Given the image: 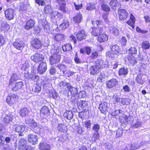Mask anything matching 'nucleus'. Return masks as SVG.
<instances>
[{
  "instance_id": "f257e3e1",
  "label": "nucleus",
  "mask_w": 150,
  "mask_h": 150,
  "mask_svg": "<svg viewBox=\"0 0 150 150\" xmlns=\"http://www.w3.org/2000/svg\"><path fill=\"white\" fill-rule=\"evenodd\" d=\"M117 14L120 20L124 21L129 17L127 11L124 9H120L117 11Z\"/></svg>"
},
{
  "instance_id": "f03ea898",
  "label": "nucleus",
  "mask_w": 150,
  "mask_h": 150,
  "mask_svg": "<svg viewBox=\"0 0 150 150\" xmlns=\"http://www.w3.org/2000/svg\"><path fill=\"white\" fill-rule=\"evenodd\" d=\"M5 16L9 20L13 19L15 17L14 10L11 8H9L4 11Z\"/></svg>"
},
{
  "instance_id": "7ed1b4c3",
  "label": "nucleus",
  "mask_w": 150,
  "mask_h": 150,
  "mask_svg": "<svg viewBox=\"0 0 150 150\" xmlns=\"http://www.w3.org/2000/svg\"><path fill=\"white\" fill-rule=\"evenodd\" d=\"M17 98L18 97L16 94L8 95L6 98V101L10 105H12L16 103Z\"/></svg>"
},
{
  "instance_id": "20e7f679",
  "label": "nucleus",
  "mask_w": 150,
  "mask_h": 150,
  "mask_svg": "<svg viewBox=\"0 0 150 150\" xmlns=\"http://www.w3.org/2000/svg\"><path fill=\"white\" fill-rule=\"evenodd\" d=\"M108 103L104 102L99 105V108L102 113L106 115L108 111Z\"/></svg>"
},
{
  "instance_id": "39448f33",
  "label": "nucleus",
  "mask_w": 150,
  "mask_h": 150,
  "mask_svg": "<svg viewBox=\"0 0 150 150\" xmlns=\"http://www.w3.org/2000/svg\"><path fill=\"white\" fill-rule=\"evenodd\" d=\"M60 58V56L59 55L57 54H53L49 59L50 63L51 65L56 64L59 62Z\"/></svg>"
},
{
  "instance_id": "423d86ee",
  "label": "nucleus",
  "mask_w": 150,
  "mask_h": 150,
  "mask_svg": "<svg viewBox=\"0 0 150 150\" xmlns=\"http://www.w3.org/2000/svg\"><path fill=\"white\" fill-rule=\"evenodd\" d=\"M28 141L31 144L34 145L38 143V137L36 135L30 134L28 136Z\"/></svg>"
},
{
  "instance_id": "0eeeda50",
  "label": "nucleus",
  "mask_w": 150,
  "mask_h": 150,
  "mask_svg": "<svg viewBox=\"0 0 150 150\" xmlns=\"http://www.w3.org/2000/svg\"><path fill=\"white\" fill-rule=\"evenodd\" d=\"M47 65L45 62H41L38 67V71L40 74H42L47 69Z\"/></svg>"
},
{
  "instance_id": "6e6552de",
  "label": "nucleus",
  "mask_w": 150,
  "mask_h": 150,
  "mask_svg": "<svg viewBox=\"0 0 150 150\" xmlns=\"http://www.w3.org/2000/svg\"><path fill=\"white\" fill-rule=\"evenodd\" d=\"M28 142L27 140L23 138H21L19 141L18 144V149L19 150H23L27 147Z\"/></svg>"
},
{
  "instance_id": "1a4fd4ad",
  "label": "nucleus",
  "mask_w": 150,
  "mask_h": 150,
  "mask_svg": "<svg viewBox=\"0 0 150 150\" xmlns=\"http://www.w3.org/2000/svg\"><path fill=\"white\" fill-rule=\"evenodd\" d=\"M117 83V79L115 78H112L106 82V86L107 87L111 88L115 86Z\"/></svg>"
},
{
  "instance_id": "9d476101",
  "label": "nucleus",
  "mask_w": 150,
  "mask_h": 150,
  "mask_svg": "<svg viewBox=\"0 0 150 150\" xmlns=\"http://www.w3.org/2000/svg\"><path fill=\"white\" fill-rule=\"evenodd\" d=\"M31 59L35 62H38L43 60L44 57L42 54L36 53L31 56Z\"/></svg>"
},
{
  "instance_id": "9b49d317",
  "label": "nucleus",
  "mask_w": 150,
  "mask_h": 150,
  "mask_svg": "<svg viewBox=\"0 0 150 150\" xmlns=\"http://www.w3.org/2000/svg\"><path fill=\"white\" fill-rule=\"evenodd\" d=\"M31 44L33 47L37 49L40 48L42 46L40 41L37 38L33 39L31 42Z\"/></svg>"
},
{
  "instance_id": "f8f14e48",
  "label": "nucleus",
  "mask_w": 150,
  "mask_h": 150,
  "mask_svg": "<svg viewBox=\"0 0 150 150\" xmlns=\"http://www.w3.org/2000/svg\"><path fill=\"white\" fill-rule=\"evenodd\" d=\"M25 128V126L22 125H16L15 129L16 131L19 133V136H23V134L22 133L24 131Z\"/></svg>"
},
{
  "instance_id": "ddd939ff",
  "label": "nucleus",
  "mask_w": 150,
  "mask_h": 150,
  "mask_svg": "<svg viewBox=\"0 0 150 150\" xmlns=\"http://www.w3.org/2000/svg\"><path fill=\"white\" fill-rule=\"evenodd\" d=\"M96 65L100 69L107 67H108V65L106 64L105 62H104L103 60L101 59H98L96 62Z\"/></svg>"
},
{
  "instance_id": "4468645a",
  "label": "nucleus",
  "mask_w": 150,
  "mask_h": 150,
  "mask_svg": "<svg viewBox=\"0 0 150 150\" xmlns=\"http://www.w3.org/2000/svg\"><path fill=\"white\" fill-rule=\"evenodd\" d=\"M86 34L84 30H82L80 31L76 34V37L78 39L81 41L85 38Z\"/></svg>"
},
{
  "instance_id": "2eb2a0df",
  "label": "nucleus",
  "mask_w": 150,
  "mask_h": 150,
  "mask_svg": "<svg viewBox=\"0 0 150 150\" xmlns=\"http://www.w3.org/2000/svg\"><path fill=\"white\" fill-rule=\"evenodd\" d=\"M82 18V14L80 12H79L77 13L76 16L73 17V20L75 23H79L81 22Z\"/></svg>"
},
{
  "instance_id": "dca6fc26",
  "label": "nucleus",
  "mask_w": 150,
  "mask_h": 150,
  "mask_svg": "<svg viewBox=\"0 0 150 150\" xmlns=\"http://www.w3.org/2000/svg\"><path fill=\"white\" fill-rule=\"evenodd\" d=\"M99 67L95 65L91 67L89 69V71L91 74L95 75L99 73Z\"/></svg>"
},
{
  "instance_id": "f3484780",
  "label": "nucleus",
  "mask_w": 150,
  "mask_h": 150,
  "mask_svg": "<svg viewBox=\"0 0 150 150\" xmlns=\"http://www.w3.org/2000/svg\"><path fill=\"white\" fill-rule=\"evenodd\" d=\"M13 46L16 49L21 50L24 46V44L23 42H13L12 44Z\"/></svg>"
},
{
  "instance_id": "a211bd4d",
  "label": "nucleus",
  "mask_w": 150,
  "mask_h": 150,
  "mask_svg": "<svg viewBox=\"0 0 150 150\" xmlns=\"http://www.w3.org/2000/svg\"><path fill=\"white\" fill-rule=\"evenodd\" d=\"M128 73V71L127 68L124 67L120 69L118 71L119 76H125Z\"/></svg>"
},
{
  "instance_id": "6ab92c4d",
  "label": "nucleus",
  "mask_w": 150,
  "mask_h": 150,
  "mask_svg": "<svg viewBox=\"0 0 150 150\" xmlns=\"http://www.w3.org/2000/svg\"><path fill=\"white\" fill-rule=\"evenodd\" d=\"M30 113L29 110L26 108H22L20 111V115L22 117H24L28 115Z\"/></svg>"
},
{
  "instance_id": "aec40b11",
  "label": "nucleus",
  "mask_w": 150,
  "mask_h": 150,
  "mask_svg": "<svg viewBox=\"0 0 150 150\" xmlns=\"http://www.w3.org/2000/svg\"><path fill=\"white\" fill-rule=\"evenodd\" d=\"M108 37L105 34H100L98 37V41L100 43L103 42L107 40Z\"/></svg>"
},
{
  "instance_id": "412c9836",
  "label": "nucleus",
  "mask_w": 150,
  "mask_h": 150,
  "mask_svg": "<svg viewBox=\"0 0 150 150\" xmlns=\"http://www.w3.org/2000/svg\"><path fill=\"white\" fill-rule=\"evenodd\" d=\"M40 150H50V146L47 143H42L40 144Z\"/></svg>"
},
{
  "instance_id": "4be33fe9",
  "label": "nucleus",
  "mask_w": 150,
  "mask_h": 150,
  "mask_svg": "<svg viewBox=\"0 0 150 150\" xmlns=\"http://www.w3.org/2000/svg\"><path fill=\"white\" fill-rule=\"evenodd\" d=\"M35 22L32 19L28 20L26 23L25 26V28H32L35 26Z\"/></svg>"
},
{
  "instance_id": "5701e85b",
  "label": "nucleus",
  "mask_w": 150,
  "mask_h": 150,
  "mask_svg": "<svg viewBox=\"0 0 150 150\" xmlns=\"http://www.w3.org/2000/svg\"><path fill=\"white\" fill-rule=\"evenodd\" d=\"M110 49L112 52L114 54H117L119 53L120 52V48L117 45H115L110 47Z\"/></svg>"
},
{
  "instance_id": "b1692460",
  "label": "nucleus",
  "mask_w": 150,
  "mask_h": 150,
  "mask_svg": "<svg viewBox=\"0 0 150 150\" xmlns=\"http://www.w3.org/2000/svg\"><path fill=\"white\" fill-rule=\"evenodd\" d=\"M24 84L22 81H20L16 83L15 86L12 89V91H16L21 88L23 86Z\"/></svg>"
},
{
  "instance_id": "393cba45",
  "label": "nucleus",
  "mask_w": 150,
  "mask_h": 150,
  "mask_svg": "<svg viewBox=\"0 0 150 150\" xmlns=\"http://www.w3.org/2000/svg\"><path fill=\"white\" fill-rule=\"evenodd\" d=\"M109 4L112 9H115L116 7L118 6L119 3L117 0H111L109 2Z\"/></svg>"
},
{
  "instance_id": "a878e982",
  "label": "nucleus",
  "mask_w": 150,
  "mask_h": 150,
  "mask_svg": "<svg viewBox=\"0 0 150 150\" xmlns=\"http://www.w3.org/2000/svg\"><path fill=\"white\" fill-rule=\"evenodd\" d=\"M58 10L63 13L67 12V7L66 4L65 3H62L59 4Z\"/></svg>"
},
{
  "instance_id": "bb28decb",
  "label": "nucleus",
  "mask_w": 150,
  "mask_h": 150,
  "mask_svg": "<svg viewBox=\"0 0 150 150\" xmlns=\"http://www.w3.org/2000/svg\"><path fill=\"white\" fill-rule=\"evenodd\" d=\"M40 113L41 114L49 115L50 113V110L47 107L44 106L41 109Z\"/></svg>"
},
{
  "instance_id": "cd10ccee",
  "label": "nucleus",
  "mask_w": 150,
  "mask_h": 150,
  "mask_svg": "<svg viewBox=\"0 0 150 150\" xmlns=\"http://www.w3.org/2000/svg\"><path fill=\"white\" fill-rule=\"evenodd\" d=\"M79 90V88H77L72 87L70 88L69 91L71 92L72 96L74 97L76 95L78 94Z\"/></svg>"
},
{
  "instance_id": "c85d7f7f",
  "label": "nucleus",
  "mask_w": 150,
  "mask_h": 150,
  "mask_svg": "<svg viewBox=\"0 0 150 150\" xmlns=\"http://www.w3.org/2000/svg\"><path fill=\"white\" fill-rule=\"evenodd\" d=\"M91 23L93 25L96 24L97 27L100 28L103 25H104L102 21L100 20H97L96 21H92Z\"/></svg>"
},
{
  "instance_id": "c756f323",
  "label": "nucleus",
  "mask_w": 150,
  "mask_h": 150,
  "mask_svg": "<svg viewBox=\"0 0 150 150\" xmlns=\"http://www.w3.org/2000/svg\"><path fill=\"white\" fill-rule=\"evenodd\" d=\"M64 38V35L60 34H57L54 36V40L57 42L61 41Z\"/></svg>"
},
{
  "instance_id": "7c9ffc66",
  "label": "nucleus",
  "mask_w": 150,
  "mask_h": 150,
  "mask_svg": "<svg viewBox=\"0 0 150 150\" xmlns=\"http://www.w3.org/2000/svg\"><path fill=\"white\" fill-rule=\"evenodd\" d=\"M102 29H92L91 33L94 36H97L102 32Z\"/></svg>"
},
{
  "instance_id": "2f4dec72",
  "label": "nucleus",
  "mask_w": 150,
  "mask_h": 150,
  "mask_svg": "<svg viewBox=\"0 0 150 150\" xmlns=\"http://www.w3.org/2000/svg\"><path fill=\"white\" fill-rule=\"evenodd\" d=\"M57 67L60 71L62 72L63 74L65 75L64 73L67 70V66L64 64H59L57 65Z\"/></svg>"
},
{
  "instance_id": "473e14b6",
  "label": "nucleus",
  "mask_w": 150,
  "mask_h": 150,
  "mask_svg": "<svg viewBox=\"0 0 150 150\" xmlns=\"http://www.w3.org/2000/svg\"><path fill=\"white\" fill-rule=\"evenodd\" d=\"M13 115L12 114L6 115L4 119V121L6 123H9L11 121Z\"/></svg>"
},
{
  "instance_id": "72a5a7b5",
  "label": "nucleus",
  "mask_w": 150,
  "mask_h": 150,
  "mask_svg": "<svg viewBox=\"0 0 150 150\" xmlns=\"http://www.w3.org/2000/svg\"><path fill=\"white\" fill-rule=\"evenodd\" d=\"M72 49V46L70 44H66L62 47V49L64 51H70Z\"/></svg>"
},
{
  "instance_id": "f704fd0d",
  "label": "nucleus",
  "mask_w": 150,
  "mask_h": 150,
  "mask_svg": "<svg viewBox=\"0 0 150 150\" xmlns=\"http://www.w3.org/2000/svg\"><path fill=\"white\" fill-rule=\"evenodd\" d=\"M18 79V77H17V75L16 74H12L11 75V77L10 79L9 83V85H11L14 81Z\"/></svg>"
},
{
  "instance_id": "c9c22d12",
  "label": "nucleus",
  "mask_w": 150,
  "mask_h": 150,
  "mask_svg": "<svg viewBox=\"0 0 150 150\" xmlns=\"http://www.w3.org/2000/svg\"><path fill=\"white\" fill-rule=\"evenodd\" d=\"M102 10L106 12H109L110 11L111 9L110 8L107 4L103 3L101 6Z\"/></svg>"
},
{
  "instance_id": "e433bc0d",
  "label": "nucleus",
  "mask_w": 150,
  "mask_h": 150,
  "mask_svg": "<svg viewBox=\"0 0 150 150\" xmlns=\"http://www.w3.org/2000/svg\"><path fill=\"white\" fill-rule=\"evenodd\" d=\"M64 115L68 120L71 119L73 117V112L71 111H67Z\"/></svg>"
},
{
  "instance_id": "4c0bfd02",
  "label": "nucleus",
  "mask_w": 150,
  "mask_h": 150,
  "mask_svg": "<svg viewBox=\"0 0 150 150\" xmlns=\"http://www.w3.org/2000/svg\"><path fill=\"white\" fill-rule=\"evenodd\" d=\"M88 105L87 103L85 101H82L79 103H77V105L80 106L81 108L83 109L87 107Z\"/></svg>"
},
{
  "instance_id": "58836bf2",
  "label": "nucleus",
  "mask_w": 150,
  "mask_h": 150,
  "mask_svg": "<svg viewBox=\"0 0 150 150\" xmlns=\"http://www.w3.org/2000/svg\"><path fill=\"white\" fill-rule=\"evenodd\" d=\"M142 46L143 49L146 50L149 48L150 45L148 41H145L142 42Z\"/></svg>"
},
{
  "instance_id": "ea45409f",
  "label": "nucleus",
  "mask_w": 150,
  "mask_h": 150,
  "mask_svg": "<svg viewBox=\"0 0 150 150\" xmlns=\"http://www.w3.org/2000/svg\"><path fill=\"white\" fill-rule=\"evenodd\" d=\"M120 102L123 105H127L130 103V100L128 98H121Z\"/></svg>"
},
{
  "instance_id": "a19ab883",
  "label": "nucleus",
  "mask_w": 150,
  "mask_h": 150,
  "mask_svg": "<svg viewBox=\"0 0 150 150\" xmlns=\"http://www.w3.org/2000/svg\"><path fill=\"white\" fill-rule=\"evenodd\" d=\"M28 77L35 81H37L39 79V77L38 76L33 74L29 75Z\"/></svg>"
},
{
  "instance_id": "79ce46f5",
  "label": "nucleus",
  "mask_w": 150,
  "mask_h": 150,
  "mask_svg": "<svg viewBox=\"0 0 150 150\" xmlns=\"http://www.w3.org/2000/svg\"><path fill=\"white\" fill-rule=\"evenodd\" d=\"M44 13L46 14L50 13L51 11L50 6L49 5L45 6L44 7Z\"/></svg>"
},
{
  "instance_id": "37998d69",
  "label": "nucleus",
  "mask_w": 150,
  "mask_h": 150,
  "mask_svg": "<svg viewBox=\"0 0 150 150\" xmlns=\"http://www.w3.org/2000/svg\"><path fill=\"white\" fill-rule=\"evenodd\" d=\"M69 25V23L68 21H64L63 22L59 25L61 28H67Z\"/></svg>"
},
{
  "instance_id": "c03bdc74",
  "label": "nucleus",
  "mask_w": 150,
  "mask_h": 150,
  "mask_svg": "<svg viewBox=\"0 0 150 150\" xmlns=\"http://www.w3.org/2000/svg\"><path fill=\"white\" fill-rule=\"evenodd\" d=\"M136 81L139 84H142L144 83V81L142 79V76L141 75L137 76L136 78Z\"/></svg>"
},
{
  "instance_id": "a18cd8bd",
  "label": "nucleus",
  "mask_w": 150,
  "mask_h": 150,
  "mask_svg": "<svg viewBox=\"0 0 150 150\" xmlns=\"http://www.w3.org/2000/svg\"><path fill=\"white\" fill-rule=\"evenodd\" d=\"M28 123L30 124V126L33 128H35L37 126V123L33 120H29Z\"/></svg>"
},
{
  "instance_id": "49530a36",
  "label": "nucleus",
  "mask_w": 150,
  "mask_h": 150,
  "mask_svg": "<svg viewBox=\"0 0 150 150\" xmlns=\"http://www.w3.org/2000/svg\"><path fill=\"white\" fill-rule=\"evenodd\" d=\"M65 128L66 127L65 126L61 124L59 125L58 127V129L59 130L62 132H66L65 130Z\"/></svg>"
},
{
  "instance_id": "de8ad7c7",
  "label": "nucleus",
  "mask_w": 150,
  "mask_h": 150,
  "mask_svg": "<svg viewBox=\"0 0 150 150\" xmlns=\"http://www.w3.org/2000/svg\"><path fill=\"white\" fill-rule=\"evenodd\" d=\"M28 9V6L27 4H22L21 5L19 9V11H26Z\"/></svg>"
},
{
  "instance_id": "09e8293b",
  "label": "nucleus",
  "mask_w": 150,
  "mask_h": 150,
  "mask_svg": "<svg viewBox=\"0 0 150 150\" xmlns=\"http://www.w3.org/2000/svg\"><path fill=\"white\" fill-rule=\"evenodd\" d=\"M83 126L87 128V129H89L90 128V126H91V121L88 120L87 121L84 122H83Z\"/></svg>"
},
{
  "instance_id": "8fccbe9b",
  "label": "nucleus",
  "mask_w": 150,
  "mask_h": 150,
  "mask_svg": "<svg viewBox=\"0 0 150 150\" xmlns=\"http://www.w3.org/2000/svg\"><path fill=\"white\" fill-rule=\"evenodd\" d=\"M14 137L13 135H11L9 137H6L5 139L4 138V142H5L6 143H9L11 142V140L13 138H13Z\"/></svg>"
},
{
  "instance_id": "3c124183",
  "label": "nucleus",
  "mask_w": 150,
  "mask_h": 150,
  "mask_svg": "<svg viewBox=\"0 0 150 150\" xmlns=\"http://www.w3.org/2000/svg\"><path fill=\"white\" fill-rule=\"evenodd\" d=\"M100 129V125L98 124H94L92 127V129L95 132H98Z\"/></svg>"
},
{
  "instance_id": "603ef678",
  "label": "nucleus",
  "mask_w": 150,
  "mask_h": 150,
  "mask_svg": "<svg viewBox=\"0 0 150 150\" xmlns=\"http://www.w3.org/2000/svg\"><path fill=\"white\" fill-rule=\"evenodd\" d=\"M74 4L75 7V9L76 10H79L83 8V4L82 3H80L79 4H77L76 3L74 2Z\"/></svg>"
},
{
  "instance_id": "864d4df0",
  "label": "nucleus",
  "mask_w": 150,
  "mask_h": 150,
  "mask_svg": "<svg viewBox=\"0 0 150 150\" xmlns=\"http://www.w3.org/2000/svg\"><path fill=\"white\" fill-rule=\"evenodd\" d=\"M108 13H105L102 15V18L104 19L105 22L106 23L109 22L108 17Z\"/></svg>"
},
{
  "instance_id": "5fc2aeb1",
  "label": "nucleus",
  "mask_w": 150,
  "mask_h": 150,
  "mask_svg": "<svg viewBox=\"0 0 150 150\" xmlns=\"http://www.w3.org/2000/svg\"><path fill=\"white\" fill-rule=\"evenodd\" d=\"M123 133V129H119L117 131L116 137H121L122 136Z\"/></svg>"
},
{
  "instance_id": "6e6d98bb",
  "label": "nucleus",
  "mask_w": 150,
  "mask_h": 150,
  "mask_svg": "<svg viewBox=\"0 0 150 150\" xmlns=\"http://www.w3.org/2000/svg\"><path fill=\"white\" fill-rule=\"evenodd\" d=\"M110 33H112L114 35L116 36H117L119 33L118 29H112L110 30Z\"/></svg>"
},
{
  "instance_id": "4d7b16f0",
  "label": "nucleus",
  "mask_w": 150,
  "mask_h": 150,
  "mask_svg": "<svg viewBox=\"0 0 150 150\" xmlns=\"http://www.w3.org/2000/svg\"><path fill=\"white\" fill-rule=\"evenodd\" d=\"M86 96V92L84 91H82L80 92L78 96V98H84Z\"/></svg>"
},
{
  "instance_id": "13d9d810",
  "label": "nucleus",
  "mask_w": 150,
  "mask_h": 150,
  "mask_svg": "<svg viewBox=\"0 0 150 150\" xmlns=\"http://www.w3.org/2000/svg\"><path fill=\"white\" fill-rule=\"evenodd\" d=\"M50 95L54 99H56L58 95L57 93L55 91H53L50 92Z\"/></svg>"
},
{
  "instance_id": "bf43d9fd",
  "label": "nucleus",
  "mask_w": 150,
  "mask_h": 150,
  "mask_svg": "<svg viewBox=\"0 0 150 150\" xmlns=\"http://www.w3.org/2000/svg\"><path fill=\"white\" fill-rule=\"evenodd\" d=\"M41 87L38 85H36L32 89L33 91L35 92L38 93L41 90Z\"/></svg>"
},
{
  "instance_id": "052dcab7",
  "label": "nucleus",
  "mask_w": 150,
  "mask_h": 150,
  "mask_svg": "<svg viewBox=\"0 0 150 150\" xmlns=\"http://www.w3.org/2000/svg\"><path fill=\"white\" fill-rule=\"evenodd\" d=\"M129 52L131 54H135L137 53V49L134 47H132L129 50Z\"/></svg>"
},
{
  "instance_id": "680f3d73",
  "label": "nucleus",
  "mask_w": 150,
  "mask_h": 150,
  "mask_svg": "<svg viewBox=\"0 0 150 150\" xmlns=\"http://www.w3.org/2000/svg\"><path fill=\"white\" fill-rule=\"evenodd\" d=\"M98 56V52L97 51H93L90 55V57L93 59L97 58Z\"/></svg>"
},
{
  "instance_id": "e2e57ef3",
  "label": "nucleus",
  "mask_w": 150,
  "mask_h": 150,
  "mask_svg": "<svg viewBox=\"0 0 150 150\" xmlns=\"http://www.w3.org/2000/svg\"><path fill=\"white\" fill-rule=\"evenodd\" d=\"M41 23L42 25V27L43 28H49V24L46 21H42Z\"/></svg>"
},
{
  "instance_id": "0e129e2a",
  "label": "nucleus",
  "mask_w": 150,
  "mask_h": 150,
  "mask_svg": "<svg viewBox=\"0 0 150 150\" xmlns=\"http://www.w3.org/2000/svg\"><path fill=\"white\" fill-rule=\"evenodd\" d=\"M135 22H133L130 20H128L126 23L129 26H130L132 28H134V24Z\"/></svg>"
},
{
  "instance_id": "69168bd1",
  "label": "nucleus",
  "mask_w": 150,
  "mask_h": 150,
  "mask_svg": "<svg viewBox=\"0 0 150 150\" xmlns=\"http://www.w3.org/2000/svg\"><path fill=\"white\" fill-rule=\"evenodd\" d=\"M121 98L117 95H115L113 96V99L115 103L118 102H120V99Z\"/></svg>"
},
{
  "instance_id": "338daca9",
  "label": "nucleus",
  "mask_w": 150,
  "mask_h": 150,
  "mask_svg": "<svg viewBox=\"0 0 150 150\" xmlns=\"http://www.w3.org/2000/svg\"><path fill=\"white\" fill-rule=\"evenodd\" d=\"M127 40L125 37L123 36L122 37L121 41V44L123 46H125L126 45Z\"/></svg>"
},
{
  "instance_id": "774afa93",
  "label": "nucleus",
  "mask_w": 150,
  "mask_h": 150,
  "mask_svg": "<svg viewBox=\"0 0 150 150\" xmlns=\"http://www.w3.org/2000/svg\"><path fill=\"white\" fill-rule=\"evenodd\" d=\"M144 18V19L146 23H150V17L148 15H145Z\"/></svg>"
}]
</instances>
